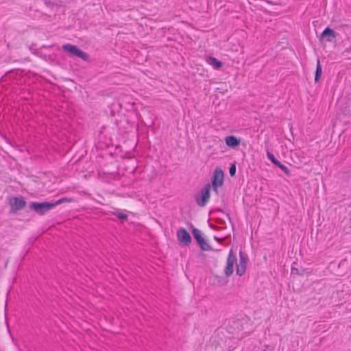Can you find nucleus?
<instances>
[{
	"label": "nucleus",
	"mask_w": 351,
	"mask_h": 351,
	"mask_svg": "<svg viewBox=\"0 0 351 351\" xmlns=\"http://www.w3.org/2000/svg\"><path fill=\"white\" fill-rule=\"evenodd\" d=\"M267 157L271 162V163L274 164V165H276L279 162L276 158L274 155L272 153L269 152H267Z\"/></svg>",
	"instance_id": "nucleus-16"
},
{
	"label": "nucleus",
	"mask_w": 351,
	"mask_h": 351,
	"mask_svg": "<svg viewBox=\"0 0 351 351\" xmlns=\"http://www.w3.org/2000/svg\"><path fill=\"white\" fill-rule=\"evenodd\" d=\"M225 142L228 147L235 148L240 145L241 138L234 135H230L226 137Z\"/></svg>",
	"instance_id": "nucleus-11"
},
{
	"label": "nucleus",
	"mask_w": 351,
	"mask_h": 351,
	"mask_svg": "<svg viewBox=\"0 0 351 351\" xmlns=\"http://www.w3.org/2000/svg\"><path fill=\"white\" fill-rule=\"evenodd\" d=\"M276 167H279L287 176L291 175V171L287 167L282 164L280 161L276 165Z\"/></svg>",
	"instance_id": "nucleus-15"
},
{
	"label": "nucleus",
	"mask_w": 351,
	"mask_h": 351,
	"mask_svg": "<svg viewBox=\"0 0 351 351\" xmlns=\"http://www.w3.org/2000/svg\"><path fill=\"white\" fill-rule=\"evenodd\" d=\"M73 198L66 197H62L56 201L51 202H32L29 204L28 208L29 211H34L36 214L43 216L49 211L54 208L56 206L66 202H73Z\"/></svg>",
	"instance_id": "nucleus-1"
},
{
	"label": "nucleus",
	"mask_w": 351,
	"mask_h": 351,
	"mask_svg": "<svg viewBox=\"0 0 351 351\" xmlns=\"http://www.w3.org/2000/svg\"><path fill=\"white\" fill-rule=\"evenodd\" d=\"M210 226L213 229H217V227L216 226H214V225H210Z\"/></svg>",
	"instance_id": "nucleus-19"
},
{
	"label": "nucleus",
	"mask_w": 351,
	"mask_h": 351,
	"mask_svg": "<svg viewBox=\"0 0 351 351\" xmlns=\"http://www.w3.org/2000/svg\"><path fill=\"white\" fill-rule=\"evenodd\" d=\"M237 261V258L236 254H234L232 250H230L228 256L226 265L224 269V273L227 277L230 276L233 274L234 265Z\"/></svg>",
	"instance_id": "nucleus-7"
},
{
	"label": "nucleus",
	"mask_w": 351,
	"mask_h": 351,
	"mask_svg": "<svg viewBox=\"0 0 351 351\" xmlns=\"http://www.w3.org/2000/svg\"><path fill=\"white\" fill-rule=\"evenodd\" d=\"M237 167L235 164H232L229 168V173L231 177H234L236 174Z\"/></svg>",
	"instance_id": "nucleus-18"
},
{
	"label": "nucleus",
	"mask_w": 351,
	"mask_h": 351,
	"mask_svg": "<svg viewBox=\"0 0 351 351\" xmlns=\"http://www.w3.org/2000/svg\"><path fill=\"white\" fill-rule=\"evenodd\" d=\"M214 239H215V240H217V241H219V239H218V237H214Z\"/></svg>",
	"instance_id": "nucleus-21"
},
{
	"label": "nucleus",
	"mask_w": 351,
	"mask_h": 351,
	"mask_svg": "<svg viewBox=\"0 0 351 351\" xmlns=\"http://www.w3.org/2000/svg\"><path fill=\"white\" fill-rule=\"evenodd\" d=\"M9 204L10 206V213H15L23 210L27 205V202L24 197L18 195L10 199Z\"/></svg>",
	"instance_id": "nucleus-5"
},
{
	"label": "nucleus",
	"mask_w": 351,
	"mask_h": 351,
	"mask_svg": "<svg viewBox=\"0 0 351 351\" xmlns=\"http://www.w3.org/2000/svg\"><path fill=\"white\" fill-rule=\"evenodd\" d=\"M227 217H228L229 220H230V216L228 213H226Z\"/></svg>",
	"instance_id": "nucleus-20"
},
{
	"label": "nucleus",
	"mask_w": 351,
	"mask_h": 351,
	"mask_svg": "<svg viewBox=\"0 0 351 351\" xmlns=\"http://www.w3.org/2000/svg\"><path fill=\"white\" fill-rule=\"evenodd\" d=\"M113 215H115L116 217H117L119 219H121L123 221L128 219V215H126L125 213H120V212L117 211V212L113 213Z\"/></svg>",
	"instance_id": "nucleus-17"
},
{
	"label": "nucleus",
	"mask_w": 351,
	"mask_h": 351,
	"mask_svg": "<svg viewBox=\"0 0 351 351\" xmlns=\"http://www.w3.org/2000/svg\"><path fill=\"white\" fill-rule=\"evenodd\" d=\"M218 211L223 212L221 209H218Z\"/></svg>",
	"instance_id": "nucleus-23"
},
{
	"label": "nucleus",
	"mask_w": 351,
	"mask_h": 351,
	"mask_svg": "<svg viewBox=\"0 0 351 351\" xmlns=\"http://www.w3.org/2000/svg\"><path fill=\"white\" fill-rule=\"evenodd\" d=\"M350 227L351 228V219H350Z\"/></svg>",
	"instance_id": "nucleus-22"
},
{
	"label": "nucleus",
	"mask_w": 351,
	"mask_h": 351,
	"mask_svg": "<svg viewBox=\"0 0 351 351\" xmlns=\"http://www.w3.org/2000/svg\"><path fill=\"white\" fill-rule=\"evenodd\" d=\"M337 32L329 27H326L321 34V40L332 42L337 37Z\"/></svg>",
	"instance_id": "nucleus-10"
},
{
	"label": "nucleus",
	"mask_w": 351,
	"mask_h": 351,
	"mask_svg": "<svg viewBox=\"0 0 351 351\" xmlns=\"http://www.w3.org/2000/svg\"><path fill=\"white\" fill-rule=\"evenodd\" d=\"M206 62L208 64L213 66V67L215 69H219L223 66V62L214 58L213 56H209Z\"/></svg>",
	"instance_id": "nucleus-12"
},
{
	"label": "nucleus",
	"mask_w": 351,
	"mask_h": 351,
	"mask_svg": "<svg viewBox=\"0 0 351 351\" xmlns=\"http://www.w3.org/2000/svg\"><path fill=\"white\" fill-rule=\"evenodd\" d=\"M192 234L197 245L199 246L202 250L210 251L213 250L210 245L204 240L200 230H199L197 228H193Z\"/></svg>",
	"instance_id": "nucleus-6"
},
{
	"label": "nucleus",
	"mask_w": 351,
	"mask_h": 351,
	"mask_svg": "<svg viewBox=\"0 0 351 351\" xmlns=\"http://www.w3.org/2000/svg\"><path fill=\"white\" fill-rule=\"evenodd\" d=\"M224 182V173L220 167H216L211 178V187L216 194H219V187Z\"/></svg>",
	"instance_id": "nucleus-4"
},
{
	"label": "nucleus",
	"mask_w": 351,
	"mask_h": 351,
	"mask_svg": "<svg viewBox=\"0 0 351 351\" xmlns=\"http://www.w3.org/2000/svg\"><path fill=\"white\" fill-rule=\"evenodd\" d=\"M178 241L184 245H189L192 241L191 237L184 228H180L177 231Z\"/></svg>",
	"instance_id": "nucleus-9"
},
{
	"label": "nucleus",
	"mask_w": 351,
	"mask_h": 351,
	"mask_svg": "<svg viewBox=\"0 0 351 351\" xmlns=\"http://www.w3.org/2000/svg\"><path fill=\"white\" fill-rule=\"evenodd\" d=\"M210 184L207 183L200 192L195 195V200L199 206L204 207L208 203L210 196Z\"/></svg>",
	"instance_id": "nucleus-3"
},
{
	"label": "nucleus",
	"mask_w": 351,
	"mask_h": 351,
	"mask_svg": "<svg viewBox=\"0 0 351 351\" xmlns=\"http://www.w3.org/2000/svg\"><path fill=\"white\" fill-rule=\"evenodd\" d=\"M291 273L299 276H304L305 274H307L308 272L307 269H299L298 268L292 267Z\"/></svg>",
	"instance_id": "nucleus-14"
},
{
	"label": "nucleus",
	"mask_w": 351,
	"mask_h": 351,
	"mask_svg": "<svg viewBox=\"0 0 351 351\" xmlns=\"http://www.w3.org/2000/svg\"><path fill=\"white\" fill-rule=\"evenodd\" d=\"M322 74V69L320 64L319 58H317V66H316V70L315 73V82L317 83L319 81L320 77Z\"/></svg>",
	"instance_id": "nucleus-13"
},
{
	"label": "nucleus",
	"mask_w": 351,
	"mask_h": 351,
	"mask_svg": "<svg viewBox=\"0 0 351 351\" xmlns=\"http://www.w3.org/2000/svg\"><path fill=\"white\" fill-rule=\"evenodd\" d=\"M62 49L66 51L69 56H75L81 58L86 62H90V56L85 51L81 50L77 46L71 44H64L62 45Z\"/></svg>",
	"instance_id": "nucleus-2"
},
{
	"label": "nucleus",
	"mask_w": 351,
	"mask_h": 351,
	"mask_svg": "<svg viewBox=\"0 0 351 351\" xmlns=\"http://www.w3.org/2000/svg\"><path fill=\"white\" fill-rule=\"evenodd\" d=\"M248 256L243 252H239V263L237 265L236 273L239 276L245 274L246 271Z\"/></svg>",
	"instance_id": "nucleus-8"
}]
</instances>
